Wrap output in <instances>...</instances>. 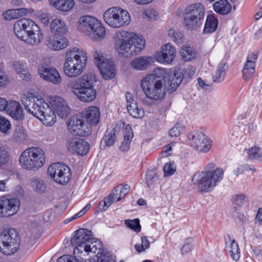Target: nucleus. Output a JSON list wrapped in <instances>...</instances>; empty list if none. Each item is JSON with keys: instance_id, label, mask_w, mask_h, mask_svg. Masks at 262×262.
<instances>
[{"instance_id": "nucleus-17", "label": "nucleus", "mask_w": 262, "mask_h": 262, "mask_svg": "<svg viewBox=\"0 0 262 262\" xmlns=\"http://www.w3.org/2000/svg\"><path fill=\"white\" fill-rule=\"evenodd\" d=\"M50 104L58 116L62 118H67L70 113V108L66 101L59 96H54L50 98Z\"/></svg>"}, {"instance_id": "nucleus-28", "label": "nucleus", "mask_w": 262, "mask_h": 262, "mask_svg": "<svg viewBox=\"0 0 262 262\" xmlns=\"http://www.w3.org/2000/svg\"><path fill=\"white\" fill-rule=\"evenodd\" d=\"M214 11L221 14L226 15L231 10V5L227 0H220L213 4Z\"/></svg>"}, {"instance_id": "nucleus-13", "label": "nucleus", "mask_w": 262, "mask_h": 262, "mask_svg": "<svg viewBox=\"0 0 262 262\" xmlns=\"http://www.w3.org/2000/svg\"><path fill=\"white\" fill-rule=\"evenodd\" d=\"M20 201L9 195L0 197V217H7L16 214L19 210Z\"/></svg>"}, {"instance_id": "nucleus-47", "label": "nucleus", "mask_w": 262, "mask_h": 262, "mask_svg": "<svg viewBox=\"0 0 262 262\" xmlns=\"http://www.w3.org/2000/svg\"><path fill=\"white\" fill-rule=\"evenodd\" d=\"M182 81V78L178 74H174L172 77L169 84L168 91L170 93L174 92Z\"/></svg>"}, {"instance_id": "nucleus-58", "label": "nucleus", "mask_w": 262, "mask_h": 262, "mask_svg": "<svg viewBox=\"0 0 262 262\" xmlns=\"http://www.w3.org/2000/svg\"><path fill=\"white\" fill-rule=\"evenodd\" d=\"M164 174L166 176L173 174L176 170V166L172 163H166L163 167Z\"/></svg>"}, {"instance_id": "nucleus-25", "label": "nucleus", "mask_w": 262, "mask_h": 262, "mask_svg": "<svg viewBox=\"0 0 262 262\" xmlns=\"http://www.w3.org/2000/svg\"><path fill=\"white\" fill-rule=\"evenodd\" d=\"M50 27L51 31L55 35H62L68 31L64 22L58 18L52 20Z\"/></svg>"}, {"instance_id": "nucleus-52", "label": "nucleus", "mask_w": 262, "mask_h": 262, "mask_svg": "<svg viewBox=\"0 0 262 262\" xmlns=\"http://www.w3.org/2000/svg\"><path fill=\"white\" fill-rule=\"evenodd\" d=\"M246 198L245 194H236L233 196L232 200L234 205L237 206H234V209L236 211L239 208L241 207L244 203Z\"/></svg>"}, {"instance_id": "nucleus-33", "label": "nucleus", "mask_w": 262, "mask_h": 262, "mask_svg": "<svg viewBox=\"0 0 262 262\" xmlns=\"http://www.w3.org/2000/svg\"><path fill=\"white\" fill-rule=\"evenodd\" d=\"M93 240H94L93 243H91V244L93 245V248L90 249H88L90 248V245H86V248L83 251L85 255L83 254V256H86V255L88 254L90 252H92L96 253L97 257H99V255L103 252L102 243L100 241L93 237Z\"/></svg>"}, {"instance_id": "nucleus-61", "label": "nucleus", "mask_w": 262, "mask_h": 262, "mask_svg": "<svg viewBox=\"0 0 262 262\" xmlns=\"http://www.w3.org/2000/svg\"><path fill=\"white\" fill-rule=\"evenodd\" d=\"M145 16L149 20H155L158 17L157 13L153 10H146L144 12Z\"/></svg>"}, {"instance_id": "nucleus-26", "label": "nucleus", "mask_w": 262, "mask_h": 262, "mask_svg": "<svg viewBox=\"0 0 262 262\" xmlns=\"http://www.w3.org/2000/svg\"><path fill=\"white\" fill-rule=\"evenodd\" d=\"M72 173L70 168L63 164L60 168L59 176L57 177L56 182L59 184L65 185L70 181Z\"/></svg>"}, {"instance_id": "nucleus-41", "label": "nucleus", "mask_w": 262, "mask_h": 262, "mask_svg": "<svg viewBox=\"0 0 262 262\" xmlns=\"http://www.w3.org/2000/svg\"><path fill=\"white\" fill-rule=\"evenodd\" d=\"M63 165L62 163H56L50 165L48 169V173L56 182L57 177L59 176L60 168Z\"/></svg>"}, {"instance_id": "nucleus-37", "label": "nucleus", "mask_w": 262, "mask_h": 262, "mask_svg": "<svg viewBox=\"0 0 262 262\" xmlns=\"http://www.w3.org/2000/svg\"><path fill=\"white\" fill-rule=\"evenodd\" d=\"M180 54L183 60L187 61L193 59L196 57V52L189 46H184L180 50Z\"/></svg>"}, {"instance_id": "nucleus-12", "label": "nucleus", "mask_w": 262, "mask_h": 262, "mask_svg": "<svg viewBox=\"0 0 262 262\" xmlns=\"http://www.w3.org/2000/svg\"><path fill=\"white\" fill-rule=\"evenodd\" d=\"M93 240V233L91 231L86 229H80L75 232V235L71 239V244L75 246L74 249V254H82L86 248L84 246L86 243Z\"/></svg>"}, {"instance_id": "nucleus-1", "label": "nucleus", "mask_w": 262, "mask_h": 262, "mask_svg": "<svg viewBox=\"0 0 262 262\" xmlns=\"http://www.w3.org/2000/svg\"><path fill=\"white\" fill-rule=\"evenodd\" d=\"M165 71L158 68L154 73L147 75L141 81V85L146 97L153 102L161 101L165 95L163 78Z\"/></svg>"}, {"instance_id": "nucleus-30", "label": "nucleus", "mask_w": 262, "mask_h": 262, "mask_svg": "<svg viewBox=\"0 0 262 262\" xmlns=\"http://www.w3.org/2000/svg\"><path fill=\"white\" fill-rule=\"evenodd\" d=\"M228 67L227 63L225 62L221 61L219 64L215 75L212 77L213 82L219 83L223 81Z\"/></svg>"}, {"instance_id": "nucleus-38", "label": "nucleus", "mask_w": 262, "mask_h": 262, "mask_svg": "<svg viewBox=\"0 0 262 262\" xmlns=\"http://www.w3.org/2000/svg\"><path fill=\"white\" fill-rule=\"evenodd\" d=\"M35 97L32 93H28L26 95H24L21 97V102L23 104L25 109L28 111H31L30 109L33 107L34 104L36 102Z\"/></svg>"}, {"instance_id": "nucleus-51", "label": "nucleus", "mask_w": 262, "mask_h": 262, "mask_svg": "<svg viewBox=\"0 0 262 262\" xmlns=\"http://www.w3.org/2000/svg\"><path fill=\"white\" fill-rule=\"evenodd\" d=\"M249 65L250 67L249 69L247 68L248 66L247 64L244 65L242 71L243 78L246 80H249L251 79L255 73V66L252 63Z\"/></svg>"}, {"instance_id": "nucleus-6", "label": "nucleus", "mask_w": 262, "mask_h": 262, "mask_svg": "<svg viewBox=\"0 0 262 262\" xmlns=\"http://www.w3.org/2000/svg\"><path fill=\"white\" fill-rule=\"evenodd\" d=\"M78 28L86 36L95 40L102 39L105 29L97 19L91 15H83L78 20Z\"/></svg>"}, {"instance_id": "nucleus-63", "label": "nucleus", "mask_w": 262, "mask_h": 262, "mask_svg": "<svg viewBox=\"0 0 262 262\" xmlns=\"http://www.w3.org/2000/svg\"><path fill=\"white\" fill-rule=\"evenodd\" d=\"M3 16L7 20L16 19L14 9H9L4 12L3 13Z\"/></svg>"}, {"instance_id": "nucleus-44", "label": "nucleus", "mask_w": 262, "mask_h": 262, "mask_svg": "<svg viewBox=\"0 0 262 262\" xmlns=\"http://www.w3.org/2000/svg\"><path fill=\"white\" fill-rule=\"evenodd\" d=\"M168 35L172 38L173 41L177 44L182 43L184 41V36L183 34L177 31L172 29L168 30Z\"/></svg>"}, {"instance_id": "nucleus-8", "label": "nucleus", "mask_w": 262, "mask_h": 262, "mask_svg": "<svg viewBox=\"0 0 262 262\" xmlns=\"http://www.w3.org/2000/svg\"><path fill=\"white\" fill-rule=\"evenodd\" d=\"M103 18L108 26L115 28L126 26L130 21L129 13L120 7L108 9L103 14Z\"/></svg>"}, {"instance_id": "nucleus-36", "label": "nucleus", "mask_w": 262, "mask_h": 262, "mask_svg": "<svg viewBox=\"0 0 262 262\" xmlns=\"http://www.w3.org/2000/svg\"><path fill=\"white\" fill-rule=\"evenodd\" d=\"M116 132L115 129L107 130L102 140L100 146H103V143L104 144L105 146L110 147L113 146L116 139Z\"/></svg>"}, {"instance_id": "nucleus-46", "label": "nucleus", "mask_w": 262, "mask_h": 262, "mask_svg": "<svg viewBox=\"0 0 262 262\" xmlns=\"http://www.w3.org/2000/svg\"><path fill=\"white\" fill-rule=\"evenodd\" d=\"M124 223L128 228L137 233L141 231V226L140 224V220L138 219L125 220Z\"/></svg>"}, {"instance_id": "nucleus-5", "label": "nucleus", "mask_w": 262, "mask_h": 262, "mask_svg": "<svg viewBox=\"0 0 262 262\" xmlns=\"http://www.w3.org/2000/svg\"><path fill=\"white\" fill-rule=\"evenodd\" d=\"M209 169L201 173L196 174L193 179L199 181V188L201 191H208L214 188L223 177L224 170L222 168H217L214 170L215 165L209 163L207 166Z\"/></svg>"}, {"instance_id": "nucleus-32", "label": "nucleus", "mask_w": 262, "mask_h": 262, "mask_svg": "<svg viewBox=\"0 0 262 262\" xmlns=\"http://www.w3.org/2000/svg\"><path fill=\"white\" fill-rule=\"evenodd\" d=\"M12 66L17 73L19 75L20 78L26 80L30 79V74L25 68L24 64L22 62L14 61L13 62Z\"/></svg>"}, {"instance_id": "nucleus-9", "label": "nucleus", "mask_w": 262, "mask_h": 262, "mask_svg": "<svg viewBox=\"0 0 262 262\" xmlns=\"http://www.w3.org/2000/svg\"><path fill=\"white\" fill-rule=\"evenodd\" d=\"M19 247V237L14 228H10L0 233V251L7 255L17 251Z\"/></svg>"}, {"instance_id": "nucleus-48", "label": "nucleus", "mask_w": 262, "mask_h": 262, "mask_svg": "<svg viewBox=\"0 0 262 262\" xmlns=\"http://www.w3.org/2000/svg\"><path fill=\"white\" fill-rule=\"evenodd\" d=\"M10 158V154L7 149L2 145H0V167L7 164Z\"/></svg>"}, {"instance_id": "nucleus-11", "label": "nucleus", "mask_w": 262, "mask_h": 262, "mask_svg": "<svg viewBox=\"0 0 262 262\" xmlns=\"http://www.w3.org/2000/svg\"><path fill=\"white\" fill-rule=\"evenodd\" d=\"M93 57L104 79H110L115 77L116 70L112 60L105 58L102 52L97 50L94 51Z\"/></svg>"}, {"instance_id": "nucleus-45", "label": "nucleus", "mask_w": 262, "mask_h": 262, "mask_svg": "<svg viewBox=\"0 0 262 262\" xmlns=\"http://www.w3.org/2000/svg\"><path fill=\"white\" fill-rule=\"evenodd\" d=\"M229 253L232 258L234 260H237L240 257V252L238 244L233 240L230 244Z\"/></svg>"}, {"instance_id": "nucleus-27", "label": "nucleus", "mask_w": 262, "mask_h": 262, "mask_svg": "<svg viewBox=\"0 0 262 262\" xmlns=\"http://www.w3.org/2000/svg\"><path fill=\"white\" fill-rule=\"evenodd\" d=\"M151 58L149 56L136 57L131 62L132 67L136 70H144L147 68Z\"/></svg>"}, {"instance_id": "nucleus-39", "label": "nucleus", "mask_w": 262, "mask_h": 262, "mask_svg": "<svg viewBox=\"0 0 262 262\" xmlns=\"http://www.w3.org/2000/svg\"><path fill=\"white\" fill-rule=\"evenodd\" d=\"M158 177L155 171L148 170L146 174V182L149 188H154L158 183Z\"/></svg>"}, {"instance_id": "nucleus-62", "label": "nucleus", "mask_w": 262, "mask_h": 262, "mask_svg": "<svg viewBox=\"0 0 262 262\" xmlns=\"http://www.w3.org/2000/svg\"><path fill=\"white\" fill-rule=\"evenodd\" d=\"M257 58V55L256 53H252L251 54H249L247 58L246 62L245 63V65L247 64L248 66L247 68L249 69L250 67L249 65L251 64V63L253 64L255 66V62Z\"/></svg>"}, {"instance_id": "nucleus-50", "label": "nucleus", "mask_w": 262, "mask_h": 262, "mask_svg": "<svg viewBox=\"0 0 262 262\" xmlns=\"http://www.w3.org/2000/svg\"><path fill=\"white\" fill-rule=\"evenodd\" d=\"M130 190V186L128 184H121L116 187V191H119V196L117 198V200L115 201L118 202L123 198L129 192Z\"/></svg>"}, {"instance_id": "nucleus-23", "label": "nucleus", "mask_w": 262, "mask_h": 262, "mask_svg": "<svg viewBox=\"0 0 262 262\" xmlns=\"http://www.w3.org/2000/svg\"><path fill=\"white\" fill-rule=\"evenodd\" d=\"M124 140L119 147L120 150L122 152H126L130 148V144L134 135L131 127L127 124L123 129Z\"/></svg>"}, {"instance_id": "nucleus-18", "label": "nucleus", "mask_w": 262, "mask_h": 262, "mask_svg": "<svg viewBox=\"0 0 262 262\" xmlns=\"http://www.w3.org/2000/svg\"><path fill=\"white\" fill-rule=\"evenodd\" d=\"M40 76L44 80L54 84H59L61 82V78L54 67L41 66L38 69Z\"/></svg>"}, {"instance_id": "nucleus-40", "label": "nucleus", "mask_w": 262, "mask_h": 262, "mask_svg": "<svg viewBox=\"0 0 262 262\" xmlns=\"http://www.w3.org/2000/svg\"><path fill=\"white\" fill-rule=\"evenodd\" d=\"M128 113L130 116L136 118H142L144 116V111L139 108L137 103H133L132 105L127 107Z\"/></svg>"}, {"instance_id": "nucleus-3", "label": "nucleus", "mask_w": 262, "mask_h": 262, "mask_svg": "<svg viewBox=\"0 0 262 262\" xmlns=\"http://www.w3.org/2000/svg\"><path fill=\"white\" fill-rule=\"evenodd\" d=\"M95 81L93 75L88 74L69 81L67 85L79 100L84 102H90L96 97V91L94 89Z\"/></svg>"}, {"instance_id": "nucleus-53", "label": "nucleus", "mask_w": 262, "mask_h": 262, "mask_svg": "<svg viewBox=\"0 0 262 262\" xmlns=\"http://www.w3.org/2000/svg\"><path fill=\"white\" fill-rule=\"evenodd\" d=\"M183 129L182 124L179 122L169 130V135L171 137H179L182 133Z\"/></svg>"}, {"instance_id": "nucleus-16", "label": "nucleus", "mask_w": 262, "mask_h": 262, "mask_svg": "<svg viewBox=\"0 0 262 262\" xmlns=\"http://www.w3.org/2000/svg\"><path fill=\"white\" fill-rule=\"evenodd\" d=\"M39 27L36 23L30 19H20L14 25V32L15 35L19 38H24L28 34L32 32H37Z\"/></svg>"}, {"instance_id": "nucleus-24", "label": "nucleus", "mask_w": 262, "mask_h": 262, "mask_svg": "<svg viewBox=\"0 0 262 262\" xmlns=\"http://www.w3.org/2000/svg\"><path fill=\"white\" fill-rule=\"evenodd\" d=\"M47 45L51 49L59 50L67 47L68 41L64 38L50 37L47 40Z\"/></svg>"}, {"instance_id": "nucleus-20", "label": "nucleus", "mask_w": 262, "mask_h": 262, "mask_svg": "<svg viewBox=\"0 0 262 262\" xmlns=\"http://www.w3.org/2000/svg\"><path fill=\"white\" fill-rule=\"evenodd\" d=\"M176 53L175 48L170 43H167L160 52L156 54L155 58L161 63H169L174 59Z\"/></svg>"}, {"instance_id": "nucleus-2", "label": "nucleus", "mask_w": 262, "mask_h": 262, "mask_svg": "<svg viewBox=\"0 0 262 262\" xmlns=\"http://www.w3.org/2000/svg\"><path fill=\"white\" fill-rule=\"evenodd\" d=\"M145 41L142 36L133 33L122 31L117 33L115 38V48L123 57L139 53L144 48Z\"/></svg>"}, {"instance_id": "nucleus-57", "label": "nucleus", "mask_w": 262, "mask_h": 262, "mask_svg": "<svg viewBox=\"0 0 262 262\" xmlns=\"http://www.w3.org/2000/svg\"><path fill=\"white\" fill-rule=\"evenodd\" d=\"M53 110V108H51L49 107L48 103H44V108L42 109L40 113L38 115L37 118L40 120V118H45L46 116H49L50 114L54 112Z\"/></svg>"}, {"instance_id": "nucleus-34", "label": "nucleus", "mask_w": 262, "mask_h": 262, "mask_svg": "<svg viewBox=\"0 0 262 262\" xmlns=\"http://www.w3.org/2000/svg\"><path fill=\"white\" fill-rule=\"evenodd\" d=\"M217 19L212 15H208L204 28V33L209 34L214 32L217 29Z\"/></svg>"}, {"instance_id": "nucleus-19", "label": "nucleus", "mask_w": 262, "mask_h": 262, "mask_svg": "<svg viewBox=\"0 0 262 262\" xmlns=\"http://www.w3.org/2000/svg\"><path fill=\"white\" fill-rule=\"evenodd\" d=\"M67 147L69 151L75 152L81 156L86 155L90 149V145L87 142L76 138L68 140Z\"/></svg>"}, {"instance_id": "nucleus-4", "label": "nucleus", "mask_w": 262, "mask_h": 262, "mask_svg": "<svg viewBox=\"0 0 262 262\" xmlns=\"http://www.w3.org/2000/svg\"><path fill=\"white\" fill-rule=\"evenodd\" d=\"M87 53L83 49L74 48L66 54L64 72L69 77H76L84 71L87 61Z\"/></svg>"}, {"instance_id": "nucleus-22", "label": "nucleus", "mask_w": 262, "mask_h": 262, "mask_svg": "<svg viewBox=\"0 0 262 262\" xmlns=\"http://www.w3.org/2000/svg\"><path fill=\"white\" fill-rule=\"evenodd\" d=\"M7 113L13 119L16 120H22L24 118L23 109L16 101H10L6 107Z\"/></svg>"}, {"instance_id": "nucleus-64", "label": "nucleus", "mask_w": 262, "mask_h": 262, "mask_svg": "<svg viewBox=\"0 0 262 262\" xmlns=\"http://www.w3.org/2000/svg\"><path fill=\"white\" fill-rule=\"evenodd\" d=\"M195 73V69L193 67H189L186 69L183 73V76L191 78Z\"/></svg>"}, {"instance_id": "nucleus-55", "label": "nucleus", "mask_w": 262, "mask_h": 262, "mask_svg": "<svg viewBox=\"0 0 262 262\" xmlns=\"http://www.w3.org/2000/svg\"><path fill=\"white\" fill-rule=\"evenodd\" d=\"M40 120L47 126L53 125L56 120V116L55 114V112L54 111L48 116H46L45 118H40Z\"/></svg>"}, {"instance_id": "nucleus-31", "label": "nucleus", "mask_w": 262, "mask_h": 262, "mask_svg": "<svg viewBox=\"0 0 262 262\" xmlns=\"http://www.w3.org/2000/svg\"><path fill=\"white\" fill-rule=\"evenodd\" d=\"M43 38V34L39 30L37 32H32V33L28 34L24 38H20V40L25 41L28 44L31 45H36L38 44Z\"/></svg>"}, {"instance_id": "nucleus-21", "label": "nucleus", "mask_w": 262, "mask_h": 262, "mask_svg": "<svg viewBox=\"0 0 262 262\" xmlns=\"http://www.w3.org/2000/svg\"><path fill=\"white\" fill-rule=\"evenodd\" d=\"M80 115L82 116L83 119L91 125H96L99 123L100 113L97 106H90L82 111Z\"/></svg>"}, {"instance_id": "nucleus-14", "label": "nucleus", "mask_w": 262, "mask_h": 262, "mask_svg": "<svg viewBox=\"0 0 262 262\" xmlns=\"http://www.w3.org/2000/svg\"><path fill=\"white\" fill-rule=\"evenodd\" d=\"M191 146L199 152H207L212 147L211 141L201 132H191L188 135Z\"/></svg>"}, {"instance_id": "nucleus-59", "label": "nucleus", "mask_w": 262, "mask_h": 262, "mask_svg": "<svg viewBox=\"0 0 262 262\" xmlns=\"http://www.w3.org/2000/svg\"><path fill=\"white\" fill-rule=\"evenodd\" d=\"M14 10L16 19L25 16L30 12L29 9L23 8L14 9Z\"/></svg>"}, {"instance_id": "nucleus-54", "label": "nucleus", "mask_w": 262, "mask_h": 262, "mask_svg": "<svg viewBox=\"0 0 262 262\" xmlns=\"http://www.w3.org/2000/svg\"><path fill=\"white\" fill-rule=\"evenodd\" d=\"M11 128L10 121L5 117L0 116V132L2 133L7 134Z\"/></svg>"}, {"instance_id": "nucleus-42", "label": "nucleus", "mask_w": 262, "mask_h": 262, "mask_svg": "<svg viewBox=\"0 0 262 262\" xmlns=\"http://www.w3.org/2000/svg\"><path fill=\"white\" fill-rule=\"evenodd\" d=\"M27 138V134L24 128L18 126L15 128L13 134V139L17 142H22L25 141Z\"/></svg>"}, {"instance_id": "nucleus-29", "label": "nucleus", "mask_w": 262, "mask_h": 262, "mask_svg": "<svg viewBox=\"0 0 262 262\" xmlns=\"http://www.w3.org/2000/svg\"><path fill=\"white\" fill-rule=\"evenodd\" d=\"M50 3L56 8L62 11H68L74 5V0H49Z\"/></svg>"}, {"instance_id": "nucleus-43", "label": "nucleus", "mask_w": 262, "mask_h": 262, "mask_svg": "<svg viewBox=\"0 0 262 262\" xmlns=\"http://www.w3.org/2000/svg\"><path fill=\"white\" fill-rule=\"evenodd\" d=\"M44 103H46L42 102V99H39L36 98V102L34 104L33 107L31 108V111H29L28 112L35 117H37L38 115L40 113L42 109L44 108Z\"/></svg>"}, {"instance_id": "nucleus-10", "label": "nucleus", "mask_w": 262, "mask_h": 262, "mask_svg": "<svg viewBox=\"0 0 262 262\" xmlns=\"http://www.w3.org/2000/svg\"><path fill=\"white\" fill-rule=\"evenodd\" d=\"M204 17L203 6L200 3L188 6L184 15L183 24L187 30H193L199 27Z\"/></svg>"}, {"instance_id": "nucleus-49", "label": "nucleus", "mask_w": 262, "mask_h": 262, "mask_svg": "<svg viewBox=\"0 0 262 262\" xmlns=\"http://www.w3.org/2000/svg\"><path fill=\"white\" fill-rule=\"evenodd\" d=\"M32 186L34 190L38 193H44L47 189L45 183L42 180H33L32 181Z\"/></svg>"}, {"instance_id": "nucleus-60", "label": "nucleus", "mask_w": 262, "mask_h": 262, "mask_svg": "<svg viewBox=\"0 0 262 262\" xmlns=\"http://www.w3.org/2000/svg\"><path fill=\"white\" fill-rule=\"evenodd\" d=\"M99 262H111L112 258L109 252H102L98 257Z\"/></svg>"}, {"instance_id": "nucleus-56", "label": "nucleus", "mask_w": 262, "mask_h": 262, "mask_svg": "<svg viewBox=\"0 0 262 262\" xmlns=\"http://www.w3.org/2000/svg\"><path fill=\"white\" fill-rule=\"evenodd\" d=\"M8 75L3 71L0 70V88H5L9 83Z\"/></svg>"}, {"instance_id": "nucleus-35", "label": "nucleus", "mask_w": 262, "mask_h": 262, "mask_svg": "<svg viewBox=\"0 0 262 262\" xmlns=\"http://www.w3.org/2000/svg\"><path fill=\"white\" fill-rule=\"evenodd\" d=\"M247 154V158L249 160L262 161V150L257 146H253L246 149Z\"/></svg>"}, {"instance_id": "nucleus-7", "label": "nucleus", "mask_w": 262, "mask_h": 262, "mask_svg": "<svg viewBox=\"0 0 262 262\" xmlns=\"http://www.w3.org/2000/svg\"><path fill=\"white\" fill-rule=\"evenodd\" d=\"M44 151L38 147H31L26 149L19 158V162L27 169L34 170L41 167L45 162Z\"/></svg>"}, {"instance_id": "nucleus-15", "label": "nucleus", "mask_w": 262, "mask_h": 262, "mask_svg": "<svg viewBox=\"0 0 262 262\" xmlns=\"http://www.w3.org/2000/svg\"><path fill=\"white\" fill-rule=\"evenodd\" d=\"M68 128L69 132L74 135L87 136L90 134L88 126L80 114L73 116L69 119Z\"/></svg>"}]
</instances>
